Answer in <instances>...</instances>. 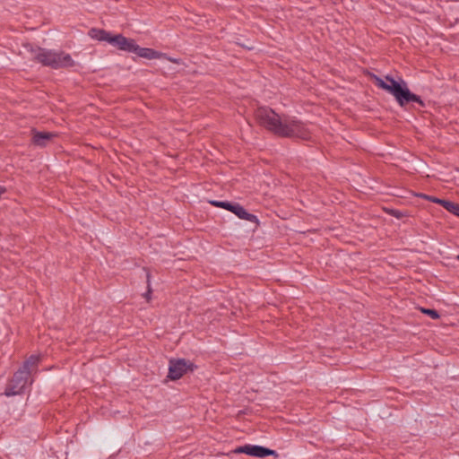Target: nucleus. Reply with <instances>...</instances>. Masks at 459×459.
<instances>
[{
  "instance_id": "4",
  "label": "nucleus",
  "mask_w": 459,
  "mask_h": 459,
  "mask_svg": "<svg viewBox=\"0 0 459 459\" xmlns=\"http://www.w3.org/2000/svg\"><path fill=\"white\" fill-rule=\"evenodd\" d=\"M29 380L30 377L27 376V373L19 368L5 387L4 395L13 396L21 394L29 383Z\"/></svg>"
},
{
  "instance_id": "18",
  "label": "nucleus",
  "mask_w": 459,
  "mask_h": 459,
  "mask_svg": "<svg viewBox=\"0 0 459 459\" xmlns=\"http://www.w3.org/2000/svg\"><path fill=\"white\" fill-rule=\"evenodd\" d=\"M147 282H148V290L144 294V297L149 300L151 298V293H152V289L150 287V274L149 273L147 274Z\"/></svg>"
},
{
  "instance_id": "9",
  "label": "nucleus",
  "mask_w": 459,
  "mask_h": 459,
  "mask_svg": "<svg viewBox=\"0 0 459 459\" xmlns=\"http://www.w3.org/2000/svg\"><path fill=\"white\" fill-rule=\"evenodd\" d=\"M31 133L33 144L39 147L46 146L56 136V134L50 132H39L32 130Z\"/></svg>"
},
{
  "instance_id": "16",
  "label": "nucleus",
  "mask_w": 459,
  "mask_h": 459,
  "mask_svg": "<svg viewBox=\"0 0 459 459\" xmlns=\"http://www.w3.org/2000/svg\"><path fill=\"white\" fill-rule=\"evenodd\" d=\"M421 311L422 313L429 316L432 319H437L440 316L438 312L435 309L422 308Z\"/></svg>"
},
{
  "instance_id": "20",
  "label": "nucleus",
  "mask_w": 459,
  "mask_h": 459,
  "mask_svg": "<svg viewBox=\"0 0 459 459\" xmlns=\"http://www.w3.org/2000/svg\"><path fill=\"white\" fill-rule=\"evenodd\" d=\"M392 214L396 217V218H401L402 217V212L397 211V210H393L392 211Z\"/></svg>"
},
{
  "instance_id": "17",
  "label": "nucleus",
  "mask_w": 459,
  "mask_h": 459,
  "mask_svg": "<svg viewBox=\"0 0 459 459\" xmlns=\"http://www.w3.org/2000/svg\"><path fill=\"white\" fill-rule=\"evenodd\" d=\"M418 196H420L421 198H424L426 200H429V201H430L432 203L438 204H439V202H444V199H439L437 197L430 196V195H425V194H420V195H418Z\"/></svg>"
},
{
  "instance_id": "7",
  "label": "nucleus",
  "mask_w": 459,
  "mask_h": 459,
  "mask_svg": "<svg viewBox=\"0 0 459 459\" xmlns=\"http://www.w3.org/2000/svg\"><path fill=\"white\" fill-rule=\"evenodd\" d=\"M134 41V39H127L122 34H110L108 40L110 45L116 47L117 49L126 52H130L133 49Z\"/></svg>"
},
{
  "instance_id": "1",
  "label": "nucleus",
  "mask_w": 459,
  "mask_h": 459,
  "mask_svg": "<svg viewBox=\"0 0 459 459\" xmlns=\"http://www.w3.org/2000/svg\"><path fill=\"white\" fill-rule=\"evenodd\" d=\"M255 117L261 126L277 136L303 140L310 138V131L303 122L287 115L280 116L270 108H258Z\"/></svg>"
},
{
  "instance_id": "13",
  "label": "nucleus",
  "mask_w": 459,
  "mask_h": 459,
  "mask_svg": "<svg viewBox=\"0 0 459 459\" xmlns=\"http://www.w3.org/2000/svg\"><path fill=\"white\" fill-rule=\"evenodd\" d=\"M89 35L91 39H97L99 41L108 42L110 33L102 29L92 28L90 30Z\"/></svg>"
},
{
  "instance_id": "5",
  "label": "nucleus",
  "mask_w": 459,
  "mask_h": 459,
  "mask_svg": "<svg viewBox=\"0 0 459 459\" xmlns=\"http://www.w3.org/2000/svg\"><path fill=\"white\" fill-rule=\"evenodd\" d=\"M195 368V366L190 360L185 359H170L168 377L171 380H178L188 370L193 371Z\"/></svg>"
},
{
  "instance_id": "10",
  "label": "nucleus",
  "mask_w": 459,
  "mask_h": 459,
  "mask_svg": "<svg viewBox=\"0 0 459 459\" xmlns=\"http://www.w3.org/2000/svg\"><path fill=\"white\" fill-rule=\"evenodd\" d=\"M40 361L39 355H30L20 368L21 370H24L27 373V376L30 377L36 374L38 371L39 363Z\"/></svg>"
},
{
  "instance_id": "3",
  "label": "nucleus",
  "mask_w": 459,
  "mask_h": 459,
  "mask_svg": "<svg viewBox=\"0 0 459 459\" xmlns=\"http://www.w3.org/2000/svg\"><path fill=\"white\" fill-rule=\"evenodd\" d=\"M31 56L33 60L52 69L69 68L74 65L71 55L64 51L36 48L31 49Z\"/></svg>"
},
{
  "instance_id": "11",
  "label": "nucleus",
  "mask_w": 459,
  "mask_h": 459,
  "mask_svg": "<svg viewBox=\"0 0 459 459\" xmlns=\"http://www.w3.org/2000/svg\"><path fill=\"white\" fill-rule=\"evenodd\" d=\"M232 213L238 216L241 220H245L255 223L256 226L259 225L258 218L252 213H249L241 204L238 203L235 208L232 210Z\"/></svg>"
},
{
  "instance_id": "15",
  "label": "nucleus",
  "mask_w": 459,
  "mask_h": 459,
  "mask_svg": "<svg viewBox=\"0 0 459 459\" xmlns=\"http://www.w3.org/2000/svg\"><path fill=\"white\" fill-rule=\"evenodd\" d=\"M439 204L442 205L446 211L451 213L457 215L459 217V204L448 200H444V202H439Z\"/></svg>"
},
{
  "instance_id": "19",
  "label": "nucleus",
  "mask_w": 459,
  "mask_h": 459,
  "mask_svg": "<svg viewBox=\"0 0 459 459\" xmlns=\"http://www.w3.org/2000/svg\"><path fill=\"white\" fill-rule=\"evenodd\" d=\"M166 58H167L169 61H170V62H172V63H174V64H178V65L181 64V60H180V59L173 58V57H167V56H166Z\"/></svg>"
},
{
  "instance_id": "12",
  "label": "nucleus",
  "mask_w": 459,
  "mask_h": 459,
  "mask_svg": "<svg viewBox=\"0 0 459 459\" xmlns=\"http://www.w3.org/2000/svg\"><path fill=\"white\" fill-rule=\"evenodd\" d=\"M232 213L238 216L241 220H245L255 223L256 226L259 225L258 218L252 213H249L241 204L238 203L235 208L232 210Z\"/></svg>"
},
{
  "instance_id": "21",
  "label": "nucleus",
  "mask_w": 459,
  "mask_h": 459,
  "mask_svg": "<svg viewBox=\"0 0 459 459\" xmlns=\"http://www.w3.org/2000/svg\"><path fill=\"white\" fill-rule=\"evenodd\" d=\"M456 258H457V260L459 261V255H457V257H456Z\"/></svg>"
},
{
  "instance_id": "2",
  "label": "nucleus",
  "mask_w": 459,
  "mask_h": 459,
  "mask_svg": "<svg viewBox=\"0 0 459 459\" xmlns=\"http://www.w3.org/2000/svg\"><path fill=\"white\" fill-rule=\"evenodd\" d=\"M373 78L377 86L392 94L401 107L410 102H416L420 107H425V103L420 97L411 92L407 83L403 79L397 82L390 75L385 76V81L377 75H374Z\"/></svg>"
},
{
  "instance_id": "14",
  "label": "nucleus",
  "mask_w": 459,
  "mask_h": 459,
  "mask_svg": "<svg viewBox=\"0 0 459 459\" xmlns=\"http://www.w3.org/2000/svg\"><path fill=\"white\" fill-rule=\"evenodd\" d=\"M209 203L215 207L222 208V209L228 210L231 212H232V210L235 208V206L238 204V203H230V202H227V201H216V200L209 201Z\"/></svg>"
},
{
  "instance_id": "6",
  "label": "nucleus",
  "mask_w": 459,
  "mask_h": 459,
  "mask_svg": "<svg viewBox=\"0 0 459 459\" xmlns=\"http://www.w3.org/2000/svg\"><path fill=\"white\" fill-rule=\"evenodd\" d=\"M236 453L246 454L254 457L264 458L269 455L277 456V453L274 450L267 447L257 446V445H245L238 446L235 450Z\"/></svg>"
},
{
  "instance_id": "8",
  "label": "nucleus",
  "mask_w": 459,
  "mask_h": 459,
  "mask_svg": "<svg viewBox=\"0 0 459 459\" xmlns=\"http://www.w3.org/2000/svg\"><path fill=\"white\" fill-rule=\"evenodd\" d=\"M132 48L133 49L130 51V53H134L138 56L147 59H156L161 56H166L165 54L160 53L152 48H141L135 43V41H134V47Z\"/></svg>"
}]
</instances>
